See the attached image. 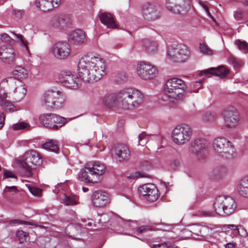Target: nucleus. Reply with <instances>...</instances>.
<instances>
[{
  "mask_svg": "<svg viewBox=\"0 0 248 248\" xmlns=\"http://www.w3.org/2000/svg\"><path fill=\"white\" fill-rule=\"evenodd\" d=\"M144 95L134 88H125L116 93H108L101 97V103L105 107L116 110L119 109L131 110L140 107L143 103Z\"/></svg>",
  "mask_w": 248,
  "mask_h": 248,
  "instance_id": "1",
  "label": "nucleus"
},
{
  "mask_svg": "<svg viewBox=\"0 0 248 248\" xmlns=\"http://www.w3.org/2000/svg\"><path fill=\"white\" fill-rule=\"evenodd\" d=\"M105 64L98 57L85 55L79 61L78 65L79 78L85 82L97 81L105 75Z\"/></svg>",
  "mask_w": 248,
  "mask_h": 248,
  "instance_id": "2",
  "label": "nucleus"
},
{
  "mask_svg": "<svg viewBox=\"0 0 248 248\" xmlns=\"http://www.w3.org/2000/svg\"><path fill=\"white\" fill-rule=\"evenodd\" d=\"M213 148L215 153L226 160H232L235 157L236 152L232 142L224 137H218L213 142Z\"/></svg>",
  "mask_w": 248,
  "mask_h": 248,
  "instance_id": "3",
  "label": "nucleus"
},
{
  "mask_svg": "<svg viewBox=\"0 0 248 248\" xmlns=\"http://www.w3.org/2000/svg\"><path fill=\"white\" fill-rule=\"evenodd\" d=\"M186 85L183 80L178 78L168 80L164 88V94L173 100L182 99L184 95Z\"/></svg>",
  "mask_w": 248,
  "mask_h": 248,
  "instance_id": "4",
  "label": "nucleus"
},
{
  "mask_svg": "<svg viewBox=\"0 0 248 248\" xmlns=\"http://www.w3.org/2000/svg\"><path fill=\"white\" fill-rule=\"evenodd\" d=\"M213 206L217 214L229 216L234 212L236 203L234 200L231 197L219 196L216 198Z\"/></svg>",
  "mask_w": 248,
  "mask_h": 248,
  "instance_id": "5",
  "label": "nucleus"
},
{
  "mask_svg": "<svg viewBox=\"0 0 248 248\" xmlns=\"http://www.w3.org/2000/svg\"><path fill=\"white\" fill-rule=\"evenodd\" d=\"M65 97L59 91L48 90L45 93L42 100V104L47 109L62 107L65 103Z\"/></svg>",
  "mask_w": 248,
  "mask_h": 248,
  "instance_id": "6",
  "label": "nucleus"
},
{
  "mask_svg": "<svg viewBox=\"0 0 248 248\" xmlns=\"http://www.w3.org/2000/svg\"><path fill=\"white\" fill-rule=\"evenodd\" d=\"M168 57L174 62L183 63L187 61L190 57L188 47L183 44L174 45L168 47Z\"/></svg>",
  "mask_w": 248,
  "mask_h": 248,
  "instance_id": "7",
  "label": "nucleus"
},
{
  "mask_svg": "<svg viewBox=\"0 0 248 248\" xmlns=\"http://www.w3.org/2000/svg\"><path fill=\"white\" fill-rule=\"evenodd\" d=\"M40 123L44 127L57 130L66 123V118L54 113H45L39 117Z\"/></svg>",
  "mask_w": 248,
  "mask_h": 248,
  "instance_id": "8",
  "label": "nucleus"
},
{
  "mask_svg": "<svg viewBox=\"0 0 248 248\" xmlns=\"http://www.w3.org/2000/svg\"><path fill=\"white\" fill-rule=\"evenodd\" d=\"M192 130L190 127L183 124L176 126L172 130L171 138L174 143L182 145L188 142L192 137Z\"/></svg>",
  "mask_w": 248,
  "mask_h": 248,
  "instance_id": "9",
  "label": "nucleus"
},
{
  "mask_svg": "<svg viewBox=\"0 0 248 248\" xmlns=\"http://www.w3.org/2000/svg\"><path fill=\"white\" fill-rule=\"evenodd\" d=\"M42 163V159L38 153L36 151L31 150L27 154L25 160L21 162V165L25 170L26 176L30 177L32 175V169L40 166Z\"/></svg>",
  "mask_w": 248,
  "mask_h": 248,
  "instance_id": "10",
  "label": "nucleus"
},
{
  "mask_svg": "<svg viewBox=\"0 0 248 248\" xmlns=\"http://www.w3.org/2000/svg\"><path fill=\"white\" fill-rule=\"evenodd\" d=\"M136 73L142 79L149 80L155 79L158 75L157 68L153 64L145 62L138 63Z\"/></svg>",
  "mask_w": 248,
  "mask_h": 248,
  "instance_id": "11",
  "label": "nucleus"
},
{
  "mask_svg": "<svg viewBox=\"0 0 248 248\" xmlns=\"http://www.w3.org/2000/svg\"><path fill=\"white\" fill-rule=\"evenodd\" d=\"M166 4L167 8L170 12L184 15L190 10L192 0H166Z\"/></svg>",
  "mask_w": 248,
  "mask_h": 248,
  "instance_id": "12",
  "label": "nucleus"
},
{
  "mask_svg": "<svg viewBox=\"0 0 248 248\" xmlns=\"http://www.w3.org/2000/svg\"><path fill=\"white\" fill-rule=\"evenodd\" d=\"M50 52L57 59H66L70 54V48L65 42H56L54 43L50 48Z\"/></svg>",
  "mask_w": 248,
  "mask_h": 248,
  "instance_id": "13",
  "label": "nucleus"
},
{
  "mask_svg": "<svg viewBox=\"0 0 248 248\" xmlns=\"http://www.w3.org/2000/svg\"><path fill=\"white\" fill-rule=\"evenodd\" d=\"M7 83L11 90L16 94V96L20 99L24 97L26 93V89L24 84L21 80H16L12 78H5L1 82V85Z\"/></svg>",
  "mask_w": 248,
  "mask_h": 248,
  "instance_id": "14",
  "label": "nucleus"
},
{
  "mask_svg": "<svg viewBox=\"0 0 248 248\" xmlns=\"http://www.w3.org/2000/svg\"><path fill=\"white\" fill-rule=\"evenodd\" d=\"M138 192L140 196H143L145 199L150 202L156 201L159 196L156 186L151 183L140 186L138 188Z\"/></svg>",
  "mask_w": 248,
  "mask_h": 248,
  "instance_id": "15",
  "label": "nucleus"
},
{
  "mask_svg": "<svg viewBox=\"0 0 248 248\" xmlns=\"http://www.w3.org/2000/svg\"><path fill=\"white\" fill-rule=\"evenodd\" d=\"M222 116L225 125L228 127L235 126L239 120V115L237 110L233 107H229L225 109Z\"/></svg>",
  "mask_w": 248,
  "mask_h": 248,
  "instance_id": "16",
  "label": "nucleus"
},
{
  "mask_svg": "<svg viewBox=\"0 0 248 248\" xmlns=\"http://www.w3.org/2000/svg\"><path fill=\"white\" fill-rule=\"evenodd\" d=\"M143 18L148 21H153L158 19L160 16V12L157 6L147 3L144 4L141 10Z\"/></svg>",
  "mask_w": 248,
  "mask_h": 248,
  "instance_id": "17",
  "label": "nucleus"
},
{
  "mask_svg": "<svg viewBox=\"0 0 248 248\" xmlns=\"http://www.w3.org/2000/svg\"><path fill=\"white\" fill-rule=\"evenodd\" d=\"M58 79L64 86L70 89H76L80 84L77 76L70 71L61 72L58 76Z\"/></svg>",
  "mask_w": 248,
  "mask_h": 248,
  "instance_id": "18",
  "label": "nucleus"
},
{
  "mask_svg": "<svg viewBox=\"0 0 248 248\" xmlns=\"http://www.w3.org/2000/svg\"><path fill=\"white\" fill-rule=\"evenodd\" d=\"M109 201L108 194L103 191H96L92 196L93 204L96 207H104L109 202Z\"/></svg>",
  "mask_w": 248,
  "mask_h": 248,
  "instance_id": "19",
  "label": "nucleus"
},
{
  "mask_svg": "<svg viewBox=\"0 0 248 248\" xmlns=\"http://www.w3.org/2000/svg\"><path fill=\"white\" fill-rule=\"evenodd\" d=\"M0 59L6 63H14L16 60V54L14 49L9 46H1L0 48Z\"/></svg>",
  "mask_w": 248,
  "mask_h": 248,
  "instance_id": "20",
  "label": "nucleus"
},
{
  "mask_svg": "<svg viewBox=\"0 0 248 248\" xmlns=\"http://www.w3.org/2000/svg\"><path fill=\"white\" fill-rule=\"evenodd\" d=\"M229 73L228 69L225 66H220L217 68H210L201 71L199 73L200 76L205 75L208 76L209 75H213L224 78Z\"/></svg>",
  "mask_w": 248,
  "mask_h": 248,
  "instance_id": "21",
  "label": "nucleus"
},
{
  "mask_svg": "<svg viewBox=\"0 0 248 248\" xmlns=\"http://www.w3.org/2000/svg\"><path fill=\"white\" fill-rule=\"evenodd\" d=\"M208 145V141L205 139H195L191 142L190 150L192 153L199 155L207 147Z\"/></svg>",
  "mask_w": 248,
  "mask_h": 248,
  "instance_id": "22",
  "label": "nucleus"
},
{
  "mask_svg": "<svg viewBox=\"0 0 248 248\" xmlns=\"http://www.w3.org/2000/svg\"><path fill=\"white\" fill-rule=\"evenodd\" d=\"M68 40L70 43L74 45L82 44L86 41L85 33L80 30L72 31L68 34Z\"/></svg>",
  "mask_w": 248,
  "mask_h": 248,
  "instance_id": "23",
  "label": "nucleus"
},
{
  "mask_svg": "<svg viewBox=\"0 0 248 248\" xmlns=\"http://www.w3.org/2000/svg\"><path fill=\"white\" fill-rule=\"evenodd\" d=\"M115 154L118 160L121 162L128 160L130 156V152L128 147L124 144L118 145L115 148Z\"/></svg>",
  "mask_w": 248,
  "mask_h": 248,
  "instance_id": "24",
  "label": "nucleus"
},
{
  "mask_svg": "<svg viewBox=\"0 0 248 248\" xmlns=\"http://www.w3.org/2000/svg\"><path fill=\"white\" fill-rule=\"evenodd\" d=\"M60 0H37L36 5L41 10L47 12L59 6Z\"/></svg>",
  "mask_w": 248,
  "mask_h": 248,
  "instance_id": "25",
  "label": "nucleus"
},
{
  "mask_svg": "<svg viewBox=\"0 0 248 248\" xmlns=\"http://www.w3.org/2000/svg\"><path fill=\"white\" fill-rule=\"evenodd\" d=\"M89 171H91V175L95 176L100 179V176L102 175L106 171L105 165L100 162L96 161L93 163H89Z\"/></svg>",
  "mask_w": 248,
  "mask_h": 248,
  "instance_id": "26",
  "label": "nucleus"
},
{
  "mask_svg": "<svg viewBox=\"0 0 248 248\" xmlns=\"http://www.w3.org/2000/svg\"><path fill=\"white\" fill-rule=\"evenodd\" d=\"M99 18L101 22L106 26L108 28H118V25L111 14L107 12L101 13L99 14Z\"/></svg>",
  "mask_w": 248,
  "mask_h": 248,
  "instance_id": "27",
  "label": "nucleus"
},
{
  "mask_svg": "<svg viewBox=\"0 0 248 248\" xmlns=\"http://www.w3.org/2000/svg\"><path fill=\"white\" fill-rule=\"evenodd\" d=\"M89 165L88 164L85 167L84 169L81 170L78 174V179L86 183H97L99 181V179L93 175H91V171H89L88 168Z\"/></svg>",
  "mask_w": 248,
  "mask_h": 248,
  "instance_id": "28",
  "label": "nucleus"
},
{
  "mask_svg": "<svg viewBox=\"0 0 248 248\" xmlns=\"http://www.w3.org/2000/svg\"><path fill=\"white\" fill-rule=\"evenodd\" d=\"M187 231H189L196 235L204 237L209 234L210 230L205 225L195 224L190 226L188 229L185 231V232Z\"/></svg>",
  "mask_w": 248,
  "mask_h": 248,
  "instance_id": "29",
  "label": "nucleus"
},
{
  "mask_svg": "<svg viewBox=\"0 0 248 248\" xmlns=\"http://www.w3.org/2000/svg\"><path fill=\"white\" fill-rule=\"evenodd\" d=\"M236 189L241 196L248 198V175L243 177L239 180Z\"/></svg>",
  "mask_w": 248,
  "mask_h": 248,
  "instance_id": "30",
  "label": "nucleus"
},
{
  "mask_svg": "<svg viewBox=\"0 0 248 248\" xmlns=\"http://www.w3.org/2000/svg\"><path fill=\"white\" fill-rule=\"evenodd\" d=\"M60 202L65 206H75L79 204V197L76 194H64Z\"/></svg>",
  "mask_w": 248,
  "mask_h": 248,
  "instance_id": "31",
  "label": "nucleus"
},
{
  "mask_svg": "<svg viewBox=\"0 0 248 248\" xmlns=\"http://www.w3.org/2000/svg\"><path fill=\"white\" fill-rule=\"evenodd\" d=\"M68 20V18L65 16H55L52 18L50 23L53 27L61 29L66 26Z\"/></svg>",
  "mask_w": 248,
  "mask_h": 248,
  "instance_id": "32",
  "label": "nucleus"
},
{
  "mask_svg": "<svg viewBox=\"0 0 248 248\" xmlns=\"http://www.w3.org/2000/svg\"><path fill=\"white\" fill-rule=\"evenodd\" d=\"M144 46L146 52L151 55L155 54L158 51V45L155 42L145 40L144 42Z\"/></svg>",
  "mask_w": 248,
  "mask_h": 248,
  "instance_id": "33",
  "label": "nucleus"
},
{
  "mask_svg": "<svg viewBox=\"0 0 248 248\" xmlns=\"http://www.w3.org/2000/svg\"><path fill=\"white\" fill-rule=\"evenodd\" d=\"M14 78L15 79L20 80L25 78L28 76V72L24 67L18 66L15 68L13 72Z\"/></svg>",
  "mask_w": 248,
  "mask_h": 248,
  "instance_id": "34",
  "label": "nucleus"
},
{
  "mask_svg": "<svg viewBox=\"0 0 248 248\" xmlns=\"http://www.w3.org/2000/svg\"><path fill=\"white\" fill-rule=\"evenodd\" d=\"M225 227H226L228 229L234 230L235 231V234H238L239 235L244 237L247 236L248 233L246 230L241 225H226Z\"/></svg>",
  "mask_w": 248,
  "mask_h": 248,
  "instance_id": "35",
  "label": "nucleus"
},
{
  "mask_svg": "<svg viewBox=\"0 0 248 248\" xmlns=\"http://www.w3.org/2000/svg\"><path fill=\"white\" fill-rule=\"evenodd\" d=\"M217 115L214 112L206 111L203 113L202 115V120L205 123H212L216 121Z\"/></svg>",
  "mask_w": 248,
  "mask_h": 248,
  "instance_id": "36",
  "label": "nucleus"
},
{
  "mask_svg": "<svg viewBox=\"0 0 248 248\" xmlns=\"http://www.w3.org/2000/svg\"><path fill=\"white\" fill-rule=\"evenodd\" d=\"M42 147L46 150L53 152H56L59 150L57 142L52 140H50L46 143L43 144L42 145Z\"/></svg>",
  "mask_w": 248,
  "mask_h": 248,
  "instance_id": "37",
  "label": "nucleus"
},
{
  "mask_svg": "<svg viewBox=\"0 0 248 248\" xmlns=\"http://www.w3.org/2000/svg\"><path fill=\"white\" fill-rule=\"evenodd\" d=\"M12 128L14 130H29L31 129V126L28 123L21 122L13 124Z\"/></svg>",
  "mask_w": 248,
  "mask_h": 248,
  "instance_id": "38",
  "label": "nucleus"
},
{
  "mask_svg": "<svg viewBox=\"0 0 248 248\" xmlns=\"http://www.w3.org/2000/svg\"><path fill=\"white\" fill-rule=\"evenodd\" d=\"M233 16L236 21H247L248 16L246 17L245 13L241 9H238L233 12Z\"/></svg>",
  "mask_w": 248,
  "mask_h": 248,
  "instance_id": "39",
  "label": "nucleus"
},
{
  "mask_svg": "<svg viewBox=\"0 0 248 248\" xmlns=\"http://www.w3.org/2000/svg\"><path fill=\"white\" fill-rule=\"evenodd\" d=\"M229 63L233 65L234 68H239L242 66L243 63L239 59L236 58L233 56H231L228 60Z\"/></svg>",
  "mask_w": 248,
  "mask_h": 248,
  "instance_id": "40",
  "label": "nucleus"
},
{
  "mask_svg": "<svg viewBox=\"0 0 248 248\" xmlns=\"http://www.w3.org/2000/svg\"><path fill=\"white\" fill-rule=\"evenodd\" d=\"M203 79H200L198 81H194L190 83V90L191 92L197 93L199 90L201 89Z\"/></svg>",
  "mask_w": 248,
  "mask_h": 248,
  "instance_id": "41",
  "label": "nucleus"
},
{
  "mask_svg": "<svg viewBox=\"0 0 248 248\" xmlns=\"http://www.w3.org/2000/svg\"><path fill=\"white\" fill-rule=\"evenodd\" d=\"M0 105L6 111L11 112L16 110L14 106L8 100L6 101H3L2 103H1Z\"/></svg>",
  "mask_w": 248,
  "mask_h": 248,
  "instance_id": "42",
  "label": "nucleus"
},
{
  "mask_svg": "<svg viewBox=\"0 0 248 248\" xmlns=\"http://www.w3.org/2000/svg\"><path fill=\"white\" fill-rule=\"evenodd\" d=\"M11 33L15 37H16L18 39H19V40L20 42L21 45H22V46H23L25 47V49H26V50L27 51V53H28V55H29V57H30L31 55V52H30V51L29 50V47L28 46L27 42L26 41H25L23 40V36L21 34H17V33H16L14 32H11Z\"/></svg>",
  "mask_w": 248,
  "mask_h": 248,
  "instance_id": "43",
  "label": "nucleus"
},
{
  "mask_svg": "<svg viewBox=\"0 0 248 248\" xmlns=\"http://www.w3.org/2000/svg\"><path fill=\"white\" fill-rule=\"evenodd\" d=\"M235 44L241 51L244 52H248V43L246 41L238 40L235 41Z\"/></svg>",
  "mask_w": 248,
  "mask_h": 248,
  "instance_id": "44",
  "label": "nucleus"
},
{
  "mask_svg": "<svg viewBox=\"0 0 248 248\" xmlns=\"http://www.w3.org/2000/svg\"><path fill=\"white\" fill-rule=\"evenodd\" d=\"M16 234V236L18 238L20 243H23L24 242L27 241L29 238L28 234L22 230L17 231Z\"/></svg>",
  "mask_w": 248,
  "mask_h": 248,
  "instance_id": "45",
  "label": "nucleus"
},
{
  "mask_svg": "<svg viewBox=\"0 0 248 248\" xmlns=\"http://www.w3.org/2000/svg\"><path fill=\"white\" fill-rule=\"evenodd\" d=\"M200 48L201 51L205 55L210 56L213 54V51L204 44H201Z\"/></svg>",
  "mask_w": 248,
  "mask_h": 248,
  "instance_id": "46",
  "label": "nucleus"
},
{
  "mask_svg": "<svg viewBox=\"0 0 248 248\" xmlns=\"http://www.w3.org/2000/svg\"><path fill=\"white\" fill-rule=\"evenodd\" d=\"M139 145L143 146L149 140V136L145 133H141L139 135Z\"/></svg>",
  "mask_w": 248,
  "mask_h": 248,
  "instance_id": "47",
  "label": "nucleus"
},
{
  "mask_svg": "<svg viewBox=\"0 0 248 248\" xmlns=\"http://www.w3.org/2000/svg\"><path fill=\"white\" fill-rule=\"evenodd\" d=\"M155 231V229L152 227L150 226H142L137 229V234H139L141 233H144L148 232V231Z\"/></svg>",
  "mask_w": 248,
  "mask_h": 248,
  "instance_id": "48",
  "label": "nucleus"
},
{
  "mask_svg": "<svg viewBox=\"0 0 248 248\" xmlns=\"http://www.w3.org/2000/svg\"><path fill=\"white\" fill-rule=\"evenodd\" d=\"M8 178H13L16 181L17 179V176L14 171L5 169L3 170V179Z\"/></svg>",
  "mask_w": 248,
  "mask_h": 248,
  "instance_id": "49",
  "label": "nucleus"
},
{
  "mask_svg": "<svg viewBox=\"0 0 248 248\" xmlns=\"http://www.w3.org/2000/svg\"><path fill=\"white\" fill-rule=\"evenodd\" d=\"M9 192L12 195H15L18 192V190L16 186H6L3 190V193Z\"/></svg>",
  "mask_w": 248,
  "mask_h": 248,
  "instance_id": "50",
  "label": "nucleus"
},
{
  "mask_svg": "<svg viewBox=\"0 0 248 248\" xmlns=\"http://www.w3.org/2000/svg\"><path fill=\"white\" fill-rule=\"evenodd\" d=\"M199 4L203 8V9L205 10L206 13L208 15V16L210 17L214 21H216L215 18L212 16L211 14L208 7L201 0H198Z\"/></svg>",
  "mask_w": 248,
  "mask_h": 248,
  "instance_id": "51",
  "label": "nucleus"
},
{
  "mask_svg": "<svg viewBox=\"0 0 248 248\" xmlns=\"http://www.w3.org/2000/svg\"><path fill=\"white\" fill-rule=\"evenodd\" d=\"M12 14L17 18H21L25 14L24 10L15 9L13 10Z\"/></svg>",
  "mask_w": 248,
  "mask_h": 248,
  "instance_id": "52",
  "label": "nucleus"
},
{
  "mask_svg": "<svg viewBox=\"0 0 248 248\" xmlns=\"http://www.w3.org/2000/svg\"><path fill=\"white\" fill-rule=\"evenodd\" d=\"M5 84L1 85L0 84V104L2 103L3 101H6L7 93L4 90L1 89V86L4 85Z\"/></svg>",
  "mask_w": 248,
  "mask_h": 248,
  "instance_id": "53",
  "label": "nucleus"
},
{
  "mask_svg": "<svg viewBox=\"0 0 248 248\" xmlns=\"http://www.w3.org/2000/svg\"><path fill=\"white\" fill-rule=\"evenodd\" d=\"M1 40L6 43H10L13 40L12 38L7 33H4L0 35Z\"/></svg>",
  "mask_w": 248,
  "mask_h": 248,
  "instance_id": "54",
  "label": "nucleus"
},
{
  "mask_svg": "<svg viewBox=\"0 0 248 248\" xmlns=\"http://www.w3.org/2000/svg\"><path fill=\"white\" fill-rule=\"evenodd\" d=\"M30 191L34 196H38L41 193V190L38 188L29 187Z\"/></svg>",
  "mask_w": 248,
  "mask_h": 248,
  "instance_id": "55",
  "label": "nucleus"
},
{
  "mask_svg": "<svg viewBox=\"0 0 248 248\" xmlns=\"http://www.w3.org/2000/svg\"><path fill=\"white\" fill-rule=\"evenodd\" d=\"M168 246L166 243L161 244H154L152 247V248H168Z\"/></svg>",
  "mask_w": 248,
  "mask_h": 248,
  "instance_id": "56",
  "label": "nucleus"
},
{
  "mask_svg": "<svg viewBox=\"0 0 248 248\" xmlns=\"http://www.w3.org/2000/svg\"><path fill=\"white\" fill-rule=\"evenodd\" d=\"M144 177H145V175L142 173H140V172H136L135 173H133L129 176V177L132 178Z\"/></svg>",
  "mask_w": 248,
  "mask_h": 248,
  "instance_id": "57",
  "label": "nucleus"
},
{
  "mask_svg": "<svg viewBox=\"0 0 248 248\" xmlns=\"http://www.w3.org/2000/svg\"><path fill=\"white\" fill-rule=\"evenodd\" d=\"M125 225L131 227L132 230H134L137 228V223L136 221H130L129 223H126Z\"/></svg>",
  "mask_w": 248,
  "mask_h": 248,
  "instance_id": "58",
  "label": "nucleus"
},
{
  "mask_svg": "<svg viewBox=\"0 0 248 248\" xmlns=\"http://www.w3.org/2000/svg\"><path fill=\"white\" fill-rule=\"evenodd\" d=\"M4 124V117L0 114V129L1 128Z\"/></svg>",
  "mask_w": 248,
  "mask_h": 248,
  "instance_id": "59",
  "label": "nucleus"
},
{
  "mask_svg": "<svg viewBox=\"0 0 248 248\" xmlns=\"http://www.w3.org/2000/svg\"><path fill=\"white\" fill-rule=\"evenodd\" d=\"M234 245L232 243H229L226 244L225 248H234Z\"/></svg>",
  "mask_w": 248,
  "mask_h": 248,
  "instance_id": "60",
  "label": "nucleus"
},
{
  "mask_svg": "<svg viewBox=\"0 0 248 248\" xmlns=\"http://www.w3.org/2000/svg\"><path fill=\"white\" fill-rule=\"evenodd\" d=\"M167 227H168V226H164V224H162L161 227L158 228V230H162V231H166V230H167V229L166 228Z\"/></svg>",
  "mask_w": 248,
  "mask_h": 248,
  "instance_id": "61",
  "label": "nucleus"
},
{
  "mask_svg": "<svg viewBox=\"0 0 248 248\" xmlns=\"http://www.w3.org/2000/svg\"><path fill=\"white\" fill-rule=\"evenodd\" d=\"M82 190H83V191L84 192H87L89 190V189L88 188H87V187H82Z\"/></svg>",
  "mask_w": 248,
  "mask_h": 248,
  "instance_id": "62",
  "label": "nucleus"
},
{
  "mask_svg": "<svg viewBox=\"0 0 248 248\" xmlns=\"http://www.w3.org/2000/svg\"><path fill=\"white\" fill-rule=\"evenodd\" d=\"M92 222H91V221H89V222H88L87 223V224H86L85 225H87V226H92Z\"/></svg>",
  "mask_w": 248,
  "mask_h": 248,
  "instance_id": "63",
  "label": "nucleus"
},
{
  "mask_svg": "<svg viewBox=\"0 0 248 248\" xmlns=\"http://www.w3.org/2000/svg\"><path fill=\"white\" fill-rule=\"evenodd\" d=\"M244 5L248 6V0H245Z\"/></svg>",
  "mask_w": 248,
  "mask_h": 248,
  "instance_id": "64",
  "label": "nucleus"
}]
</instances>
